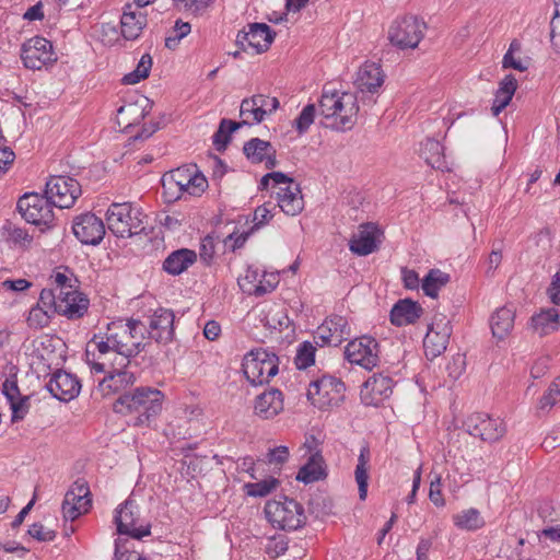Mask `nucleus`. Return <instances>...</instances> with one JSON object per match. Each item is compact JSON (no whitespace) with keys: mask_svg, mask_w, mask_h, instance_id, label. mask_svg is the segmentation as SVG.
<instances>
[{"mask_svg":"<svg viewBox=\"0 0 560 560\" xmlns=\"http://www.w3.org/2000/svg\"><path fill=\"white\" fill-rule=\"evenodd\" d=\"M50 322V315L47 310H44L37 305L33 306L27 315L26 323L32 329H42L48 326Z\"/></svg>","mask_w":560,"mask_h":560,"instance_id":"50","label":"nucleus"},{"mask_svg":"<svg viewBox=\"0 0 560 560\" xmlns=\"http://www.w3.org/2000/svg\"><path fill=\"white\" fill-rule=\"evenodd\" d=\"M152 68V57L149 54L142 55L136 69L124 75L121 82L126 85L137 84L147 79Z\"/></svg>","mask_w":560,"mask_h":560,"instance_id":"46","label":"nucleus"},{"mask_svg":"<svg viewBox=\"0 0 560 560\" xmlns=\"http://www.w3.org/2000/svg\"><path fill=\"white\" fill-rule=\"evenodd\" d=\"M197 260L195 250L180 248L171 253L163 262V269L173 276L186 271Z\"/></svg>","mask_w":560,"mask_h":560,"instance_id":"33","label":"nucleus"},{"mask_svg":"<svg viewBox=\"0 0 560 560\" xmlns=\"http://www.w3.org/2000/svg\"><path fill=\"white\" fill-rule=\"evenodd\" d=\"M214 253H215V250H214L213 238L210 236L205 237L200 244V249H199L200 259L206 265H210V262L212 261V258L214 256Z\"/></svg>","mask_w":560,"mask_h":560,"instance_id":"60","label":"nucleus"},{"mask_svg":"<svg viewBox=\"0 0 560 560\" xmlns=\"http://www.w3.org/2000/svg\"><path fill=\"white\" fill-rule=\"evenodd\" d=\"M164 395L156 388L138 387L121 394L114 402L113 409L122 416H133L132 425H149L162 410Z\"/></svg>","mask_w":560,"mask_h":560,"instance_id":"1","label":"nucleus"},{"mask_svg":"<svg viewBox=\"0 0 560 560\" xmlns=\"http://www.w3.org/2000/svg\"><path fill=\"white\" fill-rule=\"evenodd\" d=\"M46 387L55 398L70 401L79 395L81 384L73 374L58 370L51 375Z\"/></svg>","mask_w":560,"mask_h":560,"instance_id":"24","label":"nucleus"},{"mask_svg":"<svg viewBox=\"0 0 560 560\" xmlns=\"http://www.w3.org/2000/svg\"><path fill=\"white\" fill-rule=\"evenodd\" d=\"M455 526L460 529L476 530L481 528L485 521L477 509H467L453 516Z\"/></svg>","mask_w":560,"mask_h":560,"instance_id":"42","label":"nucleus"},{"mask_svg":"<svg viewBox=\"0 0 560 560\" xmlns=\"http://www.w3.org/2000/svg\"><path fill=\"white\" fill-rule=\"evenodd\" d=\"M271 218L272 214L268 203L257 207L254 211L253 218L254 228L259 229L260 226L265 225Z\"/></svg>","mask_w":560,"mask_h":560,"instance_id":"62","label":"nucleus"},{"mask_svg":"<svg viewBox=\"0 0 560 560\" xmlns=\"http://www.w3.org/2000/svg\"><path fill=\"white\" fill-rule=\"evenodd\" d=\"M350 334L351 329L347 318L340 315H332L318 326L315 338L322 342V346L328 345L337 347L346 340Z\"/></svg>","mask_w":560,"mask_h":560,"instance_id":"22","label":"nucleus"},{"mask_svg":"<svg viewBox=\"0 0 560 560\" xmlns=\"http://www.w3.org/2000/svg\"><path fill=\"white\" fill-rule=\"evenodd\" d=\"M378 230L375 224L366 223L359 228L350 240V250L360 256H366L377 248L376 234Z\"/></svg>","mask_w":560,"mask_h":560,"instance_id":"30","label":"nucleus"},{"mask_svg":"<svg viewBox=\"0 0 560 560\" xmlns=\"http://www.w3.org/2000/svg\"><path fill=\"white\" fill-rule=\"evenodd\" d=\"M548 294L553 304L560 305V270L553 276Z\"/></svg>","mask_w":560,"mask_h":560,"instance_id":"64","label":"nucleus"},{"mask_svg":"<svg viewBox=\"0 0 560 560\" xmlns=\"http://www.w3.org/2000/svg\"><path fill=\"white\" fill-rule=\"evenodd\" d=\"M245 124L242 121H233L226 118H223L220 122L218 131L213 136L214 144L226 145L231 140V133L236 131L238 128L244 126Z\"/></svg>","mask_w":560,"mask_h":560,"instance_id":"47","label":"nucleus"},{"mask_svg":"<svg viewBox=\"0 0 560 560\" xmlns=\"http://www.w3.org/2000/svg\"><path fill=\"white\" fill-rule=\"evenodd\" d=\"M45 194L55 207L66 209L72 207L81 195V186L69 176H51L46 183Z\"/></svg>","mask_w":560,"mask_h":560,"instance_id":"12","label":"nucleus"},{"mask_svg":"<svg viewBox=\"0 0 560 560\" xmlns=\"http://www.w3.org/2000/svg\"><path fill=\"white\" fill-rule=\"evenodd\" d=\"M517 89V81L512 74H508L500 82L499 89L494 94L491 112L493 116H498L512 101Z\"/></svg>","mask_w":560,"mask_h":560,"instance_id":"36","label":"nucleus"},{"mask_svg":"<svg viewBox=\"0 0 560 560\" xmlns=\"http://www.w3.org/2000/svg\"><path fill=\"white\" fill-rule=\"evenodd\" d=\"M277 97H270L264 94H255L244 98L240 106V116L245 125H255L261 122L266 115H271L279 108Z\"/></svg>","mask_w":560,"mask_h":560,"instance_id":"15","label":"nucleus"},{"mask_svg":"<svg viewBox=\"0 0 560 560\" xmlns=\"http://www.w3.org/2000/svg\"><path fill=\"white\" fill-rule=\"evenodd\" d=\"M117 532L140 539L150 535V526L139 517V510L133 500H126L117 510L115 516Z\"/></svg>","mask_w":560,"mask_h":560,"instance_id":"14","label":"nucleus"},{"mask_svg":"<svg viewBox=\"0 0 560 560\" xmlns=\"http://www.w3.org/2000/svg\"><path fill=\"white\" fill-rule=\"evenodd\" d=\"M277 202L279 208L288 215H296L304 208V200L301 187L295 182H290L289 186L278 187Z\"/></svg>","mask_w":560,"mask_h":560,"instance_id":"29","label":"nucleus"},{"mask_svg":"<svg viewBox=\"0 0 560 560\" xmlns=\"http://www.w3.org/2000/svg\"><path fill=\"white\" fill-rule=\"evenodd\" d=\"M515 312L512 307L498 308L490 318L493 337L504 339L514 327Z\"/></svg>","mask_w":560,"mask_h":560,"instance_id":"34","label":"nucleus"},{"mask_svg":"<svg viewBox=\"0 0 560 560\" xmlns=\"http://www.w3.org/2000/svg\"><path fill=\"white\" fill-rule=\"evenodd\" d=\"M560 401V376L556 377L537 404V413L547 415Z\"/></svg>","mask_w":560,"mask_h":560,"instance_id":"44","label":"nucleus"},{"mask_svg":"<svg viewBox=\"0 0 560 560\" xmlns=\"http://www.w3.org/2000/svg\"><path fill=\"white\" fill-rule=\"evenodd\" d=\"M12 409V421L22 420L28 411V398L21 397L10 402Z\"/></svg>","mask_w":560,"mask_h":560,"instance_id":"61","label":"nucleus"},{"mask_svg":"<svg viewBox=\"0 0 560 560\" xmlns=\"http://www.w3.org/2000/svg\"><path fill=\"white\" fill-rule=\"evenodd\" d=\"M428 330L435 335L450 338L452 335L451 320L447 318L446 315L442 313H436L433 316L432 322L429 324Z\"/></svg>","mask_w":560,"mask_h":560,"instance_id":"52","label":"nucleus"},{"mask_svg":"<svg viewBox=\"0 0 560 560\" xmlns=\"http://www.w3.org/2000/svg\"><path fill=\"white\" fill-rule=\"evenodd\" d=\"M427 25L413 15H406L395 20L388 30L389 42L399 49L418 47L424 36Z\"/></svg>","mask_w":560,"mask_h":560,"instance_id":"9","label":"nucleus"},{"mask_svg":"<svg viewBox=\"0 0 560 560\" xmlns=\"http://www.w3.org/2000/svg\"><path fill=\"white\" fill-rule=\"evenodd\" d=\"M269 141L259 138H253L245 142L243 152L252 163H261L271 149Z\"/></svg>","mask_w":560,"mask_h":560,"instance_id":"43","label":"nucleus"},{"mask_svg":"<svg viewBox=\"0 0 560 560\" xmlns=\"http://www.w3.org/2000/svg\"><path fill=\"white\" fill-rule=\"evenodd\" d=\"M147 14L141 10L133 9L132 4H126L120 18L121 35L127 40L137 39L147 26Z\"/></svg>","mask_w":560,"mask_h":560,"instance_id":"27","label":"nucleus"},{"mask_svg":"<svg viewBox=\"0 0 560 560\" xmlns=\"http://www.w3.org/2000/svg\"><path fill=\"white\" fill-rule=\"evenodd\" d=\"M278 357L266 350L259 349L247 353L243 360V372L253 385H262L278 373Z\"/></svg>","mask_w":560,"mask_h":560,"instance_id":"7","label":"nucleus"},{"mask_svg":"<svg viewBox=\"0 0 560 560\" xmlns=\"http://www.w3.org/2000/svg\"><path fill=\"white\" fill-rule=\"evenodd\" d=\"M262 278L264 279L259 280L256 288L244 285V292L257 296L264 295L267 292H271L278 283L277 277L275 275H269V278L266 279V275H264Z\"/></svg>","mask_w":560,"mask_h":560,"instance_id":"55","label":"nucleus"},{"mask_svg":"<svg viewBox=\"0 0 560 560\" xmlns=\"http://www.w3.org/2000/svg\"><path fill=\"white\" fill-rule=\"evenodd\" d=\"M147 326L138 319L117 320L108 324L106 340L120 357L119 368L129 364V359L139 354L145 347Z\"/></svg>","mask_w":560,"mask_h":560,"instance_id":"2","label":"nucleus"},{"mask_svg":"<svg viewBox=\"0 0 560 560\" xmlns=\"http://www.w3.org/2000/svg\"><path fill=\"white\" fill-rule=\"evenodd\" d=\"M162 187L165 197L175 201L185 195L200 196L208 187V182L196 165H184L164 174Z\"/></svg>","mask_w":560,"mask_h":560,"instance_id":"4","label":"nucleus"},{"mask_svg":"<svg viewBox=\"0 0 560 560\" xmlns=\"http://www.w3.org/2000/svg\"><path fill=\"white\" fill-rule=\"evenodd\" d=\"M369 462H370V448L364 445L360 450L358 457V464L354 470L355 481L359 488V497L361 500H365L368 495L369 486Z\"/></svg>","mask_w":560,"mask_h":560,"instance_id":"37","label":"nucleus"},{"mask_svg":"<svg viewBox=\"0 0 560 560\" xmlns=\"http://www.w3.org/2000/svg\"><path fill=\"white\" fill-rule=\"evenodd\" d=\"M191 26L188 22L177 20L172 30V34L165 38V47L168 49H175L179 42L190 33Z\"/></svg>","mask_w":560,"mask_h":560,"instance_id":"49","label":"nucleus"},{"mask_svg":"<svg viewBox=\"0 0 560 560\" xmlns=\"http://www.w3.org/2000/svg\"><path fill=\"white\" fill-rule=\"evenodd\" d=\"M115 354L114 349L110 347L106 339L100 336H94L86 345L85 361L94 373H104L107 368H116L115 360L112 361V355Z\"/></svg>","mask_w":560,"mask_h":560,"instance_id":"18","label":"nucleus"},{"mask_svg":"<svg viewBox=\"0 0 560 560\" xmlns=\"http://www.w3.org/2000/svg\"><path fill=\"white\" fill-rule=\"evenodd\" d=\"M378 345L371 337H361L350 341L345 349V357L350 363L372 370L378 362Z\"/></svg>","mask_w":560,"mask_h":560,"instance_id":"16","label":"nucleus"},{"mask_svg":"<svg viewBox=\"0 0 560 560\" xmlns=\"http://www.w3.org/2000/svg\"><path fill=\"white\" fill-rule=\"evenodd\" d=\"M283 410V395L277 388H271L258 395L255 399V415L261 419H271Z\"/></svg>","mask_w":560,"mask_h":560,"instance_id":"28","label":"nucleus"},{"mask_svg":"<svg viewBox=\"0 0 560 560\" xmlns=\"http://www.w3.org/2000/svg\"><path fill=\"white\" fill-rule=\"evenodd\" d=\"M441 488V476L435 475L430 482L429 498L431 502L436 506H443L445 504Z\"/></svg>","mask_w":560,"mask_h":560,"instance_id":"56","label":"nucleus"},{"mask_svg":"<svg viewBox=\"0 0 560 560\" xmlns=\"http://www.w3.org/2000/svg\"><path fill=\"white\" fill-rule=\"evenodd\" d=\"M126 368L112 369L108 371L109 375L100 382L98 388L104 396L124 390L136 382L135 374Z\"/></svg>","mask_w":560,"mask_h":560,"instance_id":"32","label":"nucleus"},{"mask_svg":"<svg viewBox=\"0 0 560 560\" xmlns=\"http://www.w3.org/2000/svg\"><path fill=\"white\" fill-rule=\"evenodd\" d=\"M264 511L268 522L278 529L296 530L306 523L303 505L287 497L267 501Z\"/></svg>","mask_w":560,"mask_h":560,"instance_id":"6","label":"nucleus"},{"mask_svg":"<svg viewBox=\"0 0 560 560\" xmlns=\"http://www.w3.org/2000/svg\"><path fill=\"white\" fill-rule=\"evenodd\" d=\"M21 58L23 65L32 70H40L57 60L52 44L40 36L30 38L22 45Z\"/></svg>","mask_w":560,"mask_h":560,"instance_id":"11","label":"nucleus"},{"mask_svg":"<svg viewBox=\"0 0 560 560\" xmlns=\"http://www.w3.org/2000/svg\"><path fill=\"white\" fill-rule=\"evenodd\" d=\"M559 324V313L555 308L541 311L532 317V327L539 335L545 336L555 331Z\"/></svg>","mask_w":560,"mask_h":560,"instance_id":"38","label":"nucleus"},{"mask_svg":"<svg viewBox=\"0 0 560 560\" xmlns=\"http://www.w3.org/2000/svg\"><path fill=\"white\" fill-rule=\"evenodd\" d=\"M420 154L428 165L441 170L445 166L443 145L434 139H427L421 143Z\"/></svg>","mask_w":560,"mask_h":560,"instance_id":"39","label":"nucleus"},{"mask_svg":"<svg viewBox=\"0 0 560 560\" xmlns=\"http://www.w3.org/2000/svg\"><path fill=\"white\" fill-rule=\"evenodd\" d=\"M177 5L192 12L194 14L202 13L211 3V0H173Z\"/></svg>","mask_w":560,"mask_h":560,"instance_id":"57","label":"nucleus"},{"mask_svg":"<svg viewBox=\"0 0 560 560\" xmlns=\"http://www.w3.org/2000/svg\"><path fill=\"white\" fill-rule=\"evenodd\" d=\"M550 40L553 48L560 51V15H555L550 22Z\"/></svg>","mask_w":560,"mask_h":560,"instance_id":"63","label":"nucleus"},{"mask_svg":"<svg viewBox=\"0 0 560 560\" xmlns=\"http://www.w3.org/2000/svg\"><path fill=\"white\" fill-rule=\"evenodd\" d=\"M52 207L55 206L46 194H25L18 201V209L26 222L45 228H50L54 223Z\"/></svg>","mask_w":560,"mask_h":560,"instance_id":"10","label":"nucleus"},{"mask_svg":"<svg viewBox=\"0 0 560 560\" xmlns=\"http://www.w3.org/2000/svg\"><path fill=\"white\" fill-rule=\"evenodd\" d=\"M450 282V275L440 270L431 269L423 278L421 287L425 295L436 298L439 291Z\"/></svg>","mask_w":560,"mask_h":560,"instance_id":"40","label":"nucleus"},{"mask_svg":"<svg viewBox=\"0 0 560 560\" xmlns=\"http://www.w3.org/2000/svg\"><path fill=\"white\" fill-rule=\"evenodd\" d=\"M145 215L130 202L112 203L106 213L108 230L117 237H131L145 230Z\"/></svg>","mask_w":560,"mask_h":560,"instance_id":"5","label":"nucleus"},{"mask_svg":"<svg viewBox=\"0 0 560 560\" xmlns=\"http://www.w3.org/2000/svg\"><path fill=\"white\" fill-rule=\"evenodd\" d=\"M345 389V384L339 378L324 375L310 384L307 398L315 407L329 409L343 401Z\"/></svg>","mask_w":560,"mask_h":560,"instance_id":"8","label":"nucleus"},{"mask_svg":"<svg viewBox=\"0 0 560 560\" xmlns=\"http://www.w3.org/2000/svg\"><path fill=\"white\" fill-rule=\"evenodd\" d=\"M59 298H61L60 292L54 289H43L36 305L48 312L58 313Z\"/></svg>","mask_w":560,"mask_h":560,"instance_id":"54","label":"nucleus"},{"mask_svg":"<svg viewBox=\"0 0 560 560\" xmlns=\"http://www.w3.org/2000/svg\"><path fill=\"white\" fill-rule=\"evenodd\" d=\"M3 236L10 244L26 248L33 242V235L24 228L7 222L2 228Z\"/></svg>","mask_w":560,"mask_h":560,"instance_id":"41","label":"nucleus"},{"mask_svg":"<svg viewBox=\"0 0 560 560\" xmlns=\"http://www.w3.org/2000/svg\"><path fill=\"white\" fill-rule=\"evenodd\" d=\"M423 314L418 302L410 299L399 300L390 311V322L395 326H406L416 323Z\"/></svg>","mask_w":560,"mask_h":560,"instance_id":"31","label":"nucleus"},{"mask_svg":"<svg viewBox=\"0 0 560 560\" xmlns=\"http://www.w3.org/2000/svg\"><path fill=\"white\" fill-rule=\"evenodd\" d=\"M72 231L82 244L97 245L105 235V225L101 218L86 212L74 218Z\"/></svg>","mask_w":560,"mask_h":560,"instance_id":"17","label":"nucleus"},{"mask_svg":"<svg viewBox=\"0 0 560 560\" xmlns=\"http://www.w3.org/2000/svg\"><path fill=\"white\" fill-rule=\"evenodd\" d=\"M279 485L278 479L268 478L258 482H248L244 485L245 492L250 497H266Z\"/></svg>","mask_w":560,"mask_h":560,"instance_id":"48","label":"nucleus"},{"mask_svg":"<svg viewBox=\"0 0 560 560\" xmlns=\"http://www.w3.org/2000/svg\"><path fill=\"white\" fill-rule=\"evenodd\" d=\"M359 112L357 97L351 93H338L324 90L319 100V114L323 124L335 130H350Z\"/></svg>","mask_w":560,"mask_h":560,"instance_id":"3","label":"nucleus"},{"mask_svg":"<svg viewBox=\"0 0 560 560\" xmlns=\"http://www.w3.org/2000/svg\"><path fill=\"white\" fill-rule=\"evenodd\" d=\"M393 380L383 374H374L369 377L361 390V399L366 406H378L393 394Z\"/></svg>","mask_w":560,"mask_h":560,"instance_id":"23","label":"nucleus"},{"mask_svg":"<svg viewBox=\"0 0 560 560\" xmlns=\"http://www.w3.org/2000/svg\"><path fill=\"white\" fill-rule=\"evenodd\" d=\"M465 425L470 435L488 443L501 440L506 433V425L503 420L482 412L470 415L465 421Z\"/></svg>","mask_w":560,"mask_h":560,"instance_id":"13","label":"nucleus"},{"mask_svg":"<svg viewBox=\"0 0 560 560\" xmlns=\"http://www.w3.org/2000/svg\"><path fill=\"white\" fill-rule=\"evenodd\" d=\"M174 313L171 310L158 308L145 325V337L158 343H170L174 338Z\"/></svg>","mask_w":560,"mask_h":560,"instance_id":"21","label":"nucleus"},{"mask_svg":"<svg viewBox=\"0 0 560 560\" xmlns=\"http://www.w3.org/2000/svg\"><path fill=\"white\" fill-rule=\"evenodd\" d=\"M276 33L265 23H252L247 31H242L236 36V44L243 50L253 48L255 52L260 54L269 49L273 42Z\"/></svg>","mask_w":560,"mask_h":560,"instance_id":"20","label":"nucleus"},{"mask_svg":"<svg viewBox=\"0 0 560 560\" xmlns=\"http://www.w3.org/2000/svg\"><path fill=\"white\" fill-rule=\"evenodd\" d=\"M448 341L450 338L435 335L428 330L423 340L425 357L429 360H434L446 350Z\"/></svg>","mask_w":560,"mask_h":560,"instance_id":"45","label":"nucleus"},{"mask_svg":"<svg viewBox=\"0 0 560 560\" xmlns=\"http://www.w3.org/2000/svg\"><path fill=\"white\" fill-rule=\"evenodd\" d=\"M316 348L308 341L300 345L295 357V364L299 369H307L315 361Z\"/></svg>","mask_w":560,"mask_h":560,"instance_id":"51","label":"nucleus"},{"mask_svg":"<svg viewBox=\"0 0 560 560\" xmlns=\"http://www.w3.org/2000/svg\"><path fill=\"white\" fill-rule=\"evenodd\" d=\"M28 534L38 541H51L56 537V533L54 530L47 529L40 523H34L30 527Z\"/></svg>","mask_w":560,"mask_h":560,"instance_id":"58","label":"nucleus"},{"mask_svg":"<svg viewBox=\"0 0 560 560\" xmlns=\"http://www.w3.org/2000/svg\"><path fill=\"white\" fill-rule=\"evenodd\" d=\"M384 81L385 74L381 65L366 61L359 68L354 84L360 92L374 94L378 92Z\"/></svg>","mask_w":560,"mask_h":560,"instance_id":"26","label":"nucleus"},{"mask_svg":"<svg viewBox=\"0 0 560 560\" xmlns=\"http://www.w3.org/2000/svg\"><path fill=\"white\" fill-rule=\"evenodd\" d=\"M54 283H55V288L54 290H56L57 292H61V291H68V290H74L73 289V284H72V277L69 276L67 273V270L61 272V271H57L54 276ZM74 281H77L74 279Z\"/></svg>","mask_w":560,"mask_h":560,"instance_id":"59","label":"nucleus"},{"mask_svg":"<svg viewBox=\"0 0 560 560\" xmlns=\"http://www.w3.org/2000/svg\"><path fill=\"white\" fill-rule=\"evenodd\" d=\"M90 489L86 482L77 480L67 491L62 502L65 518L74 521L91 506Z\"/></svg>","mask_w":560,"mask_h":560,"instance_id":"19","label":"nucleus"},{"mask_svg":"<svg viewBox=\"0 0 560 560\" xmlns=\"http://www.w3.org/2000/svg\"><path fill=\"white\" fill-rule=\"evenodd\" d=\"M58 304V314L68 319H79L89 310L90 301L85 294L77 290L61 291Z\"/></svg>","mask_w":560,"mask_h":560,"instance_id":"25","label":"nucleus"},{"mask_svg":"<svg viewBox=\"0 0 560 560\" xmlns=\"http://www.w3.org/2000/svg\"><path fill=\"white\" fill-rule=\"evenodd\" d=\"M325 477L326 470L324 458L318 452H316L312 454L305 465L300 468L296 475V480L304 483H312L324 479Z\"/></svg>","mask_w":560,"mask_h":560,"instance_id":"35","label":"nucleus"},{"mask_svg":"<svg viewBox=\"0 0 560 560\" xmlns=\"http://www.w3.org/2000/svg\"><path fill=\"white\" fill-rule=\"evenodd\" d=\"M316 107L314 104H307L294 120V127L296 131L302 135L308 130L311 125L314 122Z\"/></svg>","mask_w":560,"mask_h":560,"instance_id":"53","label":"nucleus"}]
</instances>
